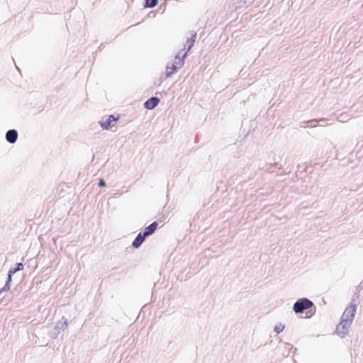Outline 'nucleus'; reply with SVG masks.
I'll return each instance as SVG.
<instances>
[{
    "mask_svg": "<svg viewBox=\"0 0 363 363\" xmlns=\"http://www.w3.org/2000/svg\"><path fill=\"white\" fill-rule=\"evenodd\" d=\"M314 306L313 303L306 298H301L298 299L294 304L293 310L296 314L302 313L306 310L309 309L311 311V308Z\"/></svg>",
    "mask_w": 363,
    "mask_h": 363,
    "instance_id": "nucleus-1",
    "label": "nucleus"
},
{
    "mask_svg": "<svg viewBox=\"0 0 363 363\" xmlns=\"http://www.w3.org/2000/svg\"><path fill=\"white\" fill-rule=\"evenodd\" d=\"M355 302L356 300L353 298L350 304L345 309L341 317L342 320H348L350 323H352L357 311V304Z\"/></svg>",
    "mask_w": 363,
    "mask_h": 363,
    "instance_id": "nucleus-2",
    "label": "nucleus"
},
{
    "mask_svg": "<svg viewBox=\"0 0 363 363\" xmlns=\"http://www.w3.org/2000/svg\"><path fill=\"white\" fill-rule=\"evenodd\" d=\"M351 324L352 323L350 321L341 319L340 323L336 328L337 334L342 338L345 337L349 332V328H350Z\"/></svg>",
    "mask_w": 363,
    "mask_h": 363,
    "instance_id": "nucleus-3",
    "label": "nucleus"
},
{
    "mask_svg": "<svg viewBox=\"0 0 363 363\" xmlns=\"http://www.w3.org/2000/svg\"><path fill=\"white\" fill-rule=\"evenodd\" d=\"M183 61L179 57H176L174 62L169 65L166 68L167 77L172 75L178 69L183 66Z\"/></svg>",
    "mask_w": 363,
    "mask_h": 363,
    "instance_id": "nucleus-4",
    "label": "nucleus"
},
{
    "mask_svg": "<svg viewBox=\"0 0 363 363\" xmlns=\"http://www.w3.org/2000/svg\"><path fill=\"white\" fill-rule=\"evenodd\" d=\"M67 325V320L62 317L60 320L56 323L53 332H51L52 336L56 337L61 332L64 331Z\"/></svg>",
    "mask_w": 363,
    "mask_h": 363,
    "instance_id": "nucleus-5",
    "label": "nucleus"
},
{
    "mask_svg": "<svg viewBox=\"0 0 363 363\" xmlns=\"http://www.w3.org/2000/svg\"><path fill=\"white\" fill-rule=\"evenodd\" d=\"M119 119V116L115 117L110 115L106 121H101L100 125L104 130H108L114 126L116 122Z\"/></svg>",
    "mask_w": 363,
    "mask_h": 363,
    "instance_id": "nucleus-6",
    "label": "nucleus"
},
{
    "mask_svg": "<svg viewBox=\"0 0 363 363\" xmlns=\"http://www.w3.org/2000/svg\"><path fill=\"white\" fill-rule=\"evenodd\" d=\"M160 102V99L157 97H152L145 103V107L147 109H153L156 107Z\"/></svg>",
    "mask_w": 363,
    "mask_h": 363,
    "instance_id": "nucleus-7",
    "label": "nucleus"
},
{
    "mask_svg": "<svg viewBox=\"0 0 363 363\" xmlns=\"http://www.w3.org/2000/svg\"><path fill=\"white\" fill-rule=\"evenodd\" d=\"M158 226V223L157 222H153L152 224H150L149 226H147L145 231L143 233V237H147L151 234H152L155 230L157 229Z\"/></svg>",
    "mask_w": 363,
    "mask_h": 363,
    "instance_id": "nucleus-8",
    "label": "nucleus"
},
{
    "mask_svg": "<svg viewBox=\"0 0 363 363\" xmlns=\"http://www.w3.org/2000/svg\"><path fill=\"white\" fill-rule=\"evenodd\" d=\"M18 138V133L15 130H10L6 133V138L10 143H13L16 141Z\"/></svg>",
    "mask_w": 363,
    "mask_h": 363,
    "instance_id": "nucleus-9",
    "label": "nucleus"
},
{
    "mask_svg": "<svg viewBox=\"0 0 363 363\" xmlns=\"http://www.w3.org/2000/svg\"><path fill=\"white\" fill-rule=\"evenodd\" d=\"M145 237L143 236V233H140L133 242V246L138 248L144 241Z\"/></svg>",
    "mask_w": 363,
    "mask_h": 363,
    "instance_id": "nucleus-10",
    "label": "nucleus"
},
{
    "mask_svg": "<svg viewBox=\"0 0 363 363\" xmlns=\"http://www.w3.org/2000/svg\"><path fill=\"white\" fill-rule=\"evenodd\" d=\"M285 328V325L284 324H282L281 323H279L278 324H277L274 328V331L277 333V334H279L281 333Z\"/></svg>",
    "mask_w": 363,
    "mask_h": 363,
    "instance_id": "nucleus-11",
    "label": "nucleus"
},
{
    "mask_svg": "<svg viewBox=\"0 0 363 363\" xmlns=\"http://www.w3.org/2000/svg\"><path fill=\"white\" fill-rule=\"evenodd\" d=\"M284 347L286 350V352H284L283 354L286 357L289 355L290 351L293 349V345L289 343H284Z\"/></svg>",
    "mask_w": 363,
    "mask_h": 363,
    "instance_id": "nucleus-12",
    "label": "nucleus"
},
{
    "mask_svg": "<svg viewBox=\"0 0 363 363\" xmlns=\"http://www.w3.org/2000/svg\"><path fill=\"white\" fill-rule=\"evenodd\" d=\"M146 6L147 7H155L157 4V0H145Z\"/></svg>",
    "mask_w": 363,
    "mask_h": 363,
    "instance_id": "nucleus-13",
    "label": "nucleus"
},
{
    "mask_svg": "<svg viewBox=\"0 0 363 363\" xmlns=\"http://www.w3.org/2000/svg\"><path fill=\"white\" fill-rule=\"evenodd\" d=\"M18 270L17 269V268H13V269H11L9 272V277H8V281H7V283L6 284L10 282L11 281V276L15 274L16 272H18Z\"/></svg>",
    "mask_w": 363,
    "mask_h": 363,
    "instance_id": "nucleus-14",
    "label": "nucleus"
},
{
    "mask_svg": "<svg viewBox=\"0 0 363 363\" xmlns=\"http://www.w3.org/2000/svg\"><path fill=\"white\" fill-rule=\"evenodd\" d=\"M161 297H162V296H158L159 299H161ZM157 296H151V302H152V303H155V302H156V301H157ZM159 301H160V300H159Z\"/></svg>",
    "mask_w": 363,
    "mask_h": 363,
    "instance_id": "nucleus-15",
    "label": "nucleus"
},
{
    "mask_svg": "<svg viewBox=\"0 0 363 363\" xmlns=\"http://www.w3.org/2000/svg\"><path fill=\"white\" fill-rule=\"evenodd\" d=\"M16 268H17V269H18V271L23 270V264H22V263H18V264H17V267H16Z\"/></svg>",
    "mask_w": 363,
    "mask_h": 363,
    "instance_id": "nucleus-16",
    "label": "nucleus"
},
{
    "mask_svg": "<svg viewBox=\"0 0 363 363\" xmlns=\"http://www.w3.org/2000/svg\"><path fill=\"white\" fill-rule=\"evenodd\" d=\"M99 185L100 186H105L106 184H105V182L104 181V179H100Z\"/></svg>",
    "mask_w": 363,
    "mask_h": 363,
    "instance_id": "nucleus-17",
    "label": "nucleus"
},
{
    "mask_svg": "<svg viewBox=\"0 0 363 363\" xmlns=\"http://www.w3.org/2000/svg\"><path fill=\"white\" fill-rule=\"evenodd\" d=\"M4 296L3 298H0V304L4 303Z\"/></svg>",
    "mask_w": 363,
    "mask_h": 363,
    "instance_id": "nucleus-18",
    "label": "nucleus"
},
{
    "mask_svg": "<svg viewBox=\"0 0 363 363\" xmlns=\"http://www.w3.org/2000/svg\"><path fill=\"white\" fill-rule=\"evenodd\" d=\"M8 301H9V300H7V301H6V303H4V305H6V303H7Z\"/></svg>",
    "mask_w": 363,
    "mask_h": 363,
    "instance_id": "nucleus-19",
    "label": "nucleus"
}]
</instances>
